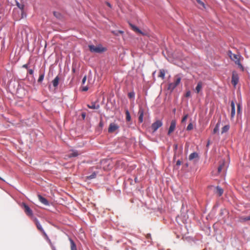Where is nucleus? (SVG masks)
Returning a JSON list of instances; mask_svg holds the SVG:
<instances>
[{"mask_svg": "<svg viewBox=\"0 0 250 250\" xmlns=\"http://www.w3.org/2000/svg\"><path fill=\"white\" fill-rule=\"evenodd\" d=\"M34 221L36 223V226L38 228V229L40 230L41 231H43V229H42L41 225L39 223V221L37 219L35 218L34 220Z\"/></svg>", "mask_w": 250, "mask_h": 250, "instance_id": "nucleus-21", "label": "nucleus"}, {"mask_svg": "<svg viewBox=\"0 0 250 250\" xmlns=\"http://www.w3.org/2000/svg\"><path fill=\"white\" fill-rule=\"evenodd\" d=\"M112 32L114 35L116 36L119 35V34H123L124 33V31L121 30L114 31H112Z\"/></svg>", "mask_w": 250, "mask_h": 250, "instance_id": "nucleus-30", "label": "nucleus"}, {"mask_svg": "<svg viewBox=\"0 0 250 250\" xmlns=\"http://www.w3.org/2000/svg\"><path fill=\"white\" fill-rule=\"evenodd\" d=\"M33 72H34V71L33 69H29L28 70V73L30 75H32L33 74Z\"/></svg>", "mask_w": 250, "mask_h": 250, "instance_id": "nucleus-40", "label": "nucleus"}, {"mask_svg": "<svg viewBox=\"0 0 250 250\" xmlns=\"http://www.w3.org/2000/svg\"><path fill=\"white\" fill-rule=\"evenodd\" d=\"M228 55L230 58V59L234 61L235 63L238 65L240 68L241 69L242 71L244 70V67L242 64L240 62V56L239 55H236L235 54H233L231 51H229L228 52Z\"/></svg>", "mask_w": 250, "mask_h": 250, "instance_id": "nucleus-2", "label": "nucleus"}, {"mask_svg": "<svg viewBox=\"0 0 250 250\" xmlns=\"http://www.w3.org/2000/svg\"><path fill=\"white\" fill-rule=\"evenodd\" d=\"M172 133V122L170 123V125L169 127L168 134L169 135Z\"/></svg>", "mask_w": 250, "mask_h": 250, "instance_id": "nucleus-36", "label": "nucleus"}, {"mask_svg": "<svg viewBox=\"0 0 250 250\" xmlns=\"http://www.w3.org/2000/svg\"><path fill=\"white\" fill-rule=\"evenodd\" d=\"M86 80V76H84L83 77V80H82V84H83L85 83Z\"/></svg>", "mask_w": 250, "mask_h": 250, "instance_id": "nucleus-39", "label": "nucleus"}, {"mask_svg": "<svg viewBox=\"0 0 250 250\" xmlns=\"http://www.w3.org/2000/svg\"><path fill=\"white\" fill-rule=\"evenodd\" d=\"M125 114H126V120L127 121H130L131 120V117L129 114V112L128 110H126L125 111Z\"/></svg>", "mask_w": 250, "mask_h": 250, "instance_id": "nucleus-29", "label": "nucleus"}, {"mask_svg": "<svg viewBox=\"0 0 250 250\" xmlns=\"http://www.w3.org/2000/svg\"><path fill=\"white\" fill-rule=\"evenodd\" d=\"M135 96V93L134 92H131L128 93V97L130 99L133 98Z\"/></svg>", "mask_w": 250, "mask_h": 250, "instance_id": "nucleus-32", "label": "nucleus"}, {"mask_svg": "<svg viewBox=\"0 0 250 250\" xmlns=\"http://www.w3.org/2000/svg\"><path fill=\"white\" fill-rule=\"evenodd\" d=\"M12 16L16 21H19L21 19L26 17V12H23L18 8H14L12 12Z\"/></svg>", "mask_w": 250, "mask_h": 250, "instance_id": "nucleus-1", "label": "nucleus"}, {"mask_svg": "<svg viewBox=\"0 0 250 250\" xmlns=\"http://www.w3.org/2000/svg\"><path fill=\"white\" fill-rule=\"evenodd\" d=\"M41 232L42 233L43 235L45 237L47 238V234H46V233L45 232V231H44V230H43V231H41Z\"/></svg>", "mask_w": 250, "mask_h": 250, "instance_id": "nucleus-43", "label": "nucleus"}, {"mask_svg": "<svg viewBox=\"0 0 250 250\" xmlns=\"http://www.w3.org/2000/svg\"><path fill=\"white\" fill-rule=\"evenodd\" d=\"M144 112V109L142 107H140L138 111V119L140 123H142L143 122Z\"/></svg>", "mask_w": 250, "mask_h": 250, "instance_id": "nucleus-12", "label": "nucleus"}, {"mask_svg": "<svg viewBox=\"0 0 250 250\" xmlns=\"http://www.w3.org/2000/svg\"><path fill=\"white\" fill-rule=\"evenodd\" d=\"M224 192V190L219 186H217L215 188L214 193L218 196L222 195Z\"/></svg>", "mask_w": 250, "mask_h": 250, "instance_id": "nucleus-9", "label": "nucleus"}, {"mask_svg": "<svg viewBox=\"0 0 250 250\" xmlns=\"http://www.w3.org/2000/svg\"><path fill=\"white\" fill-rule=\"evenodd\" d=\"M85 116H86L85 113H84V112L82 113V118L83 119H84Z\"/></svg>", "mask_w": 250, "mask_h": 250, "instance_id": "nucleus-41", "label": "nucleus"}, {"mask_svg": "<svg viewBox=\"0 0 250 250\" xmlns=\"http://www.w3.org/2000/svg\"><path fill=\"white\" fill-rule=\"evenodd\" d=\"M192 128H193V125H192V124L191 123H190L187 126V129L188 130H190Z\"/></svg>", "mask_w": 250, "mask_h": 250, "instance_id": "nucleus-35", "label": "nucleus"}, {"mask_svg": "<svg viewBox=\"0 0 250 250\" xmlns=\"http://www.w3.org/2000/svg\"><path fill=\"white\" fill-rule=\"evenodd\" d=\"M162 125V123L160 120H157L151 125V129L153 132H155L159 127Z\"/></svg>", "mask_w": 250, "mask_h": 250, "instance_id": "nucleus-5", "label": "nucleus"}, {"mask_svg": "<svg viewBox=\"0 0 250 250\" xmlns=\"http://www.w3.org/2000/svg\"><path fill=\"white\" fill-rule=\"evenodd\" d=\"M165 71L163 69H161L158 72V76L161 78L162 79H164L165 78Z\"/></svg>", "mask_w": 250, "mask_h": 250, "instance_id": "nucleus-25", "label": "nucleus"}, {"mask_svg": "<svg viewBox=\"0 0 250 250\" xmlns=\"http://www.w3.org/2000/svg\"><path fill=\"white\" fill-rule=\"evenodd\" d=\"M38 199H39V201L42 204H43V205H44L45 206H49V202L47 201V200L46 198H44L43 197H42L41 195H38Z\"/></svg>", "mask_w": 250, "mask_h": 250, "instance_id": "nucleus-10", "label": "nucleus"}, {"mask_svg": "<svg viewBox=\"0 0 250 250\" xmlns=\"http://www.w3.org/2000/svg\"><path fill=\"white\" fill-rule=\"evenodd\" d=\"M22 67L23 68L27 69L28 68V64H25L23 65Z\"/></svg>", "mask_w": 250, "mask_h": 250, "instance_id": "nucleus-44", "label": "nucleus"}, {"mask_svg": "<svg viewBox=\"0 0 250 250\" xmlns=\"http://www.w3.org/2000/svg\"><path fill=\"white\" fill-rule=\"evenodd\" d=\"M230 128V126L229 125H224L221 130V134H223L225 133H226L228 131Z\"/></svg>", "mask_w": 250, "mask_h": 250, "instance_id": "nucleus-23", "label": "nucleus"}, {"mask_svg": "<svg viewBox=\"0 0 250 250\" xmlns=\"http://www.w3.org/2000/svg\"><path fill=\"white\" fill-rule=\"evenodd\" d=\"M226 164L224 162L222 164L220 165L218 167V172H221V171L226 170Z\"/></svg>", "mask_w": 250, "mask_h": 250, "instance_id": "nucleus-18", "label": "nucleus"}, {"mask_svg": "<svg viewBox=\"0 0 250 250\" xmlns=\"http://www.w3.org/2000/svg\"><path fill=\"white\" fill-rule=\"evenodd\" d=\"M69 240L70 242L71 250H77L76 245L75 244L74 242L71 239H70Z\"/></svg>", "mask_w": 250, "mask_h": 250, "instance_id": "nucleus-26", "label": "nucleus"}, {"mask_svg": "<svg viewBox=\"0 0 250 250\" xmlns=\"http://www.w3.org/2000/svg\"><path fill=\"white\" fill-rule=\"evenodd\" d=\"M239 81L238 75L236 72H233L231 78V83L235 86Z\"/></svg>", "mask_w": 250, "mask_h": 250, "instance_id": "nucleus-7", "label": "nucleus"}, {"mask_svg": "<svg viewBox=\"0 0 250 250\" xmlns=\"http://www.w3.org/2000/svg\"><path fill=\"white\" fill-rule=\"evenodd\" d=\"M231 118H233L235 115V104L233 101H231Z\"/></svg>", "mask_w": 250, "mask_h": 250, "instance_id": "nucleus-15", "label": "nucleus"}, {"mask_svg": "<svg viewBox=\"0 0 250 250\" xmlns=\"http://www.w3.org/2000/svg\"><path fill=\"white\" fill-rule=\"evenodd\" d=\"M190 95H191V93H190V91H188L186 93V95H185V96L186 97H189L190 96Z\"/></svg>", "mask_w": 250, "mask_h": 250, "instance_id": "nucleus-38", "label": "nucleus"}, {"mask_svg": "<svg viewBox=\"0 0 250 250\" xmlns=\"http://www.w3.org/2000/svg\"><path fill=\"white\" fill-rule=\"evenodd\" d=\"M53 14L57 18H60L61 17V14L58 12H54Z\"/></svg>", "mask_w": 250, "mask_h": 250, "instance_id": "nucleus-34", "label": "nucleus"}, {"mask_svg": "<svg viewBox=\"0 0 250 250\" xmlns=\"http://www.w3.org/2000/svg\"><path fill=\"white\" fill-rule=\"evenodd\" d=\"M79 155V153L77 151H73L71 153L69 154V157H77Z\"/></svg>", "mask_w": 250, "mask_h": 250, "instance_id": "nucleus-27", "label": "nucleus"}, {"mask_svg": "<svg viewBox=\"0 0 250 250\" xmlns=\"http://www.w3.org/2000/svg\"><path fill=\"white\" fill-rule=\"evenodd\" d=\"M239 220L241 222H244L250 220V215L248 216H241L239 218Z\"/></svg>", "mask_w": 250, "mask_h": 250, "instance_id": "nucleus-24", "label": "nucleus"}, {"mask_svg": "<svg viewBox=\"0 0 250 250\" xmlns=\"http://www.w3.org/2000/svg\"><path fill=\"white\" fill-rule=\"evenodd\" d=\"M172 125H173V130L174 126H175V122L173 121Z\"/></svg>", "mask_w": 250, "mask_h": 250, "instance_id": "nucleus-48", "label": "nucleus"}, {"mask_svg": "<svg viewBox=\"0 0 250 250\" xmlns=\"http://www.w3.org/2000/svg\"><path fill=\"white\" fill-rule=\"evenodd\" d=\"M44 76V73H40L39 78L38 80V83H41L43 81Z\"/></svg>", "mask_w": 250, "mask_h": 250, "instance_id": "nucleus-28", "label": "nucleus"}, {"mask_svg": "<svg viewBox=\"0 0 250 250\" xmlns=\"http://www.w3.org/2000/svg\"><path fill=\"white\" fill-rule=\"evenodd\" d=\"M150 236V234H148L147 235V238H148Z\"/></svg>", "mask_w": 250, "mask_h": 250, "instance_id": "nucleus-52", "label": "nucleus"}, {"mask_svg": "<svg viewBox=\"0 0 250 250\" xmlns=\"http://www.w3.org/2000/svg\"><path fill=\"white\" fill-rule=\"evenodd\" d=\"M96 173H92L91 175L90 176H86L83 177V179L84 181L85 182H89L90 180H91L92 179H94L96 177Z\"/></svg>", "mask_w": 250, "mask_h": 250, "instance_id": "nucleus-13", "label": "nucleus"}, {"mask_svg": "<svg viewBox=\"0 0 250 250\" xmlns=\"http://www.w3.org/2000/svg\"><path fill=\"white\" fill-rule=\"evenodd\" d=\"M22 207L24 209V211L26 214L30 217L33 216V212L31 209L29 208V207L26 205L25 203H23L22 204Z\"/></svg>", "mask_w": 250, "mask_h": 250, "instance_id": "nucleus-4", "label": "nucleus"}, {"mask_svg": "<svg viewBox=\"0 0 250 250\" xmlns=\"http://www.w3.org/2000/svg\"><path fill=\"white\" fill-rule=\"evenodd\" d=\"M60 78L59 76H56L55 79L52 81V84L54 87H57L59 84Z\"/></svg>", "mask_w": 250, "mask_h": 250, "instance_id": "nucleus-19", "label": "nucleus"}, {"mask_svg": "<svg viewBox=\"0 0 250 250\" xmlns=\"http://www.w3.org/2000/svg\"><path fill=\"white\" fill-rule=\"evenodd\" d=\"M0 179L2 181H4V180L3 179V178L0 176Z\"/></svg>", "mask_w": 250, "mask_h": 250, "instance_id": "nucleus-50", "label": "nucleus"}, {"mask_svg": "<svg viewBox=\"0 0 250 250\" xmlns=\"http://www.w3.org/2000/svg\"><path fill=\"white\" fill-rule=\"evenodd\" d=\"M100 125L101 126H102L103 125V124H102V122H100Z\"/></svg>", "mask_w": 250, "mask_h": 250, "instance_id": "nucleus-53", "label": "nucleus"}, {"mask_svg": "<svg viewBox=\"0 0 250 250\" xmlns=\"http://www.w3.org/2000/svg\"><path fill=\"white\" fill-rule=\"evenodd\" d=\"M16 5L17 6V8H18L20 10L23 11V12H25V2L23 0H21L20 2H19L17 0H16Z\"/></svg>", "mask_w": 250, "mask_h": 250, "instance_id": "nucleus-6", "label": "nucleus"}, {"mask_svg": "<svg viewBox=\"0 0 250 250\" xmlns=\"http://www.w3.org/2000/svg\"><path fill=\"white\" fill-rule=\"evenodd\" d=\"M135 182H137V177L135 178Z\"/></svg>", "mask_w": 250, "mask_h": 250, "instance_id": "nucleus-51", "label": "nucleus"}, {"mask_svg": "<svg viewBox=\"0 0 250 250\" xmlns=\"http://www.w3.org/2000/svg\"><path fill=\"white\" fill-rule=\"evenodd\" d=\"M197 1H198V2L202 5H204V3L200 0H197Z\"/></svg>", "mask_w": 250, "mask_h": 250, "instance_id": "nucleus-45", "label": "nucleus"}, {"mask_svg": "<svg viewBox=\"0 0 250 250\" xmlns=\"http://www.w3.org/2000/svg\"><path fill=\"white\" fill-rule=\"evenodd\" d=\"M129 25L131 27V29L135 32L143 35H146L144 33L142 32L137 26H135L134 25L131 23H129Z\"/></svg>", "mask_w": 250, "mask_h": 250, "instance_id": "nucleus-11", "label": "nucleus"}, {"mask_svg": "<svg viewBox=\"0 0 250 250\" xmlns=\"http://www.w3.org/2000/svg\"><path fill=\"white\" fill-rule=\"evenodd\" d=\"M221 125V120H218L217 124L216 125L213 130V133L216 134L219 131V129Z\"/></svg>", "mask_w": 250, "mask_h": 250, "instance_id": "nucleus-16", "label": "nucleus"}, {"mask_svg": "<svg viewBox=\"0 0 250 250\" xmlns=\"http://www.w3.org/2000/svg\"><path fill=\"white\" fill-rule=\"evenodd\" d=\"M89 49L91 52L101 53L104 52V48L101 46H95L94 45H89Z\"/></svg>", "mask_w": 250, "mask_h": 250, "instance_id": "nucleus-3", "label": "nucleus"}, {"mask_svg": "<svg viewBox=\"0 0 250 250\" xmlns=\"http://www.w3.org/2000/svg\"><path fill=\"white\" fill-rule=\"evenodd\" d=\"M181 164V162L180 160H178L176 162V165L179 166Z\"/></svg>", "mask_w": 250, "mask_h": 250, "instance_id": "nucleus-42", "label": "nucleus"}, {"mask_svg": "<svg viewBox=\"0 0 250 250\" xmlns=\"http://www.w3.org/2000/svg\"><path fill=\"white\" fill-rule=\"evenodd\" d=\"M237 114H240L241 111V105L240 104H237Z\"/></svg>", "mask_w": 250, "mask_h": 250, "instance_id": "nucleus-33", "label": "nucleus"}, {"mask_svg": "<svg viewBox=\"0 0 250 250\" xmlns=\"http://www.w3.org/2000/svg\"><path fill=\"white\" fill-rule=\"evenodd\" d=\"M203 83L202 82L198 83L196 87L195 90L197 93H199L202 89Z\"/></svg>", "mask_w": 250, "mask_h": 250, "instance_id": "nucleus-17", "label": "nucleus"}, {"mask_svg": "<svg viewBox=\"0 0 250 250\" xmlns=\"http://www.w3.org/2000/svg\"><path fill=\"white\" fill-rule=\"evenodd\" d=\"M106 4H107V5L108 6H109V7H111V4H110L109 2H106Z\"/></svg>", "mask_w": 250, "mask_h": 250, "instance_id": "nucleus-47", "label": "nucleus"}, {"mask_svg": "<svg viewBox=\"0 0 250 250\" xmlns=\"http://www.w3.org/2000/svg\"><path fill=\"white\" fill-rule=\"evenodd\" d=\"M198 157V153L196 152H193L189 155L188 159L189 160H193L194 159L197 158Z\"/></svg>", "mask_w": 250, "mask_h": 250, "instance_id": "nucleus-20", "label": "nucleus"}, {"mask_svg": "<svg viewBox=\"0 0 250 250\" xmlns=\"http://www.w3.org/2000/svg\"><path fill=\"white\" fill-rule=\"evenodd\" d=\"M186 118H187V116H185V117L183 118V120H182V121H183L185 120L186 119Z\"/></svg>", "mask_w": 250, "mask_h": 250, "instance_id": "nucleus-49", "label": "nucleus"}, {"mask_svg": "<svg viewBox=\"0 0 250 250\" xmlns=\"http://www.w3.org/2000/svg\"><path fill=\"white\" fill-rule=\"evenodd\" d=\"M119 128L118 125L115 123H111L109 125L108 131L109 133H113Z\"/></svg>", "mask_w": 250, "mask_h": 250, "instance_id": "nucleus-8", "label": "nucleus"}, {"mask_svg": "<svg viewBox=\"0 0 250 250\" xmlns=\"http://www.w3.org/2000/svg\"><path fill=\"white\" fill-rule=\"evenodd\" d=\"M175 149L176 150H179V151L181 152L182 150V147L181 145L178 146V145H175Z\"/></svg>", "mask_w": 250, "mask_h": 250, "instance_id": "nucleus-31", "label": "nucleus"}, {"mask_svg": "<svg viewBox=\"0 0 250 250\" xmlns=\"http://www.w3.org/2000/svg\"><path fill=\"white\" fill-rule=\"evenodd\" d=\"M209 145H210V141H209V140H208V143H207V147H208V146H209Z\"/></svg>", "mask_w": 250, "mask_h": 250, "instance_id": "nucleus-46", "label": "nucleus"}, {"mask_svg": "<svg viewBox=\"0 0 250 250\" xmlns=\"http://www.w3.org/2000/svg\"><path fill=\"white\" fill-rule=\"evenodd\" d=\"M175 78H176L175 81L174 82V84H173V89L174 88V87L177 86L180 83L181 80V78L179 77H178L177 76H175Z\"/></svg>", "mask_w": 250, "mask_h": 250, "instance_id": "nucleus-22", "label": "nucleus"}, {"mask_svg": "<svg viewBox=\"0 0 250 250\" xmlns=\"http://www.w3.org/2000/svg\"><path fill=\"white\" fill-rule=\"evenodd\" d=\"M87 107L90 109H98L100 108V105L95 102H93L90 104H87Z\"/></svg>", "mask_w": 250, "mask_h": 250, "instance_id": "nucleus-14", "label": "nucleus"}, {"mask_svg": "<svg viewBox=\"0 0 250 250\" xmlns=\"http://www.w3.org/2000/svg\"><path fill=\"white\" fill-rule=\"evenodd\" d=\"M88 87L87 86H83L82 87V90L83 91H86L88 90Z\"/></svg>", "mask_w": 250, "mask_h": 250, "instance_id": "nucleus-37", "label": "nucleus"}]
</instances>
